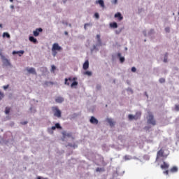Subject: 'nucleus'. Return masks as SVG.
<instances>
[{"instance_id":"obj_42","label":"nucleus","mask_w":179,"mask_h":179,"mask_svg":"<svg viewBox=\"0 0 179 179\" xmlns=\"http://www.w3.org/2000/svg\"><path fill=\"white\" fill-rule=\"evenodd\" d=\"M96 38L99 40V41H100V35H96Z\"/></svg>"},{"instance_id":"obj_20","label":"nucleus","mask_w":179,"mask_h":179,"mask_svg":"<svg viewBox=\"0 0 179 179\" xmlns=\"http://www.w3.org/2000/svg\"><path fill=\"white\" fill-rule=\"evenodd\" d=\"M110 27L113 29H117V27H118V24H117V22H112L110 24Z\"/></svg>"},{"instance_id":"obj_36","label":"nucleus","mask_w":179,"mask_h":179,"mask_svg":"<svg viewBox=\"0 0 179 179\" xmlns=\"http://www.w3.org/2000/svg\"><path fill=\"white\" fill-rule=\"evenodd\" d=\"M131 72H136V68L132 67L131 68Z\"/></svg>"},{"instance_id":"obj_23","label":"nucleus","mask_w":179,"mask_h":179,"mask_svg":"<svg viewBox=\"0 0 179 179\" xmlns=\"http://www.w3.org/2000/svg\"><path fill=\"white\" fill-rule=\"evenodd\" d=\"M128 118L130 120V121H132V120H136L135 115H129Z\"/></svg>"},{"instance_id":"obj_12","label":"nucleus","mask_w":179,"mask_h":179,"mask_svg":"<svg viewBox=\"0 0 179 179\" xmlns=\"http://www.w3.org/2000/svg\"><path fill=\"white\" fill-rule=\"evenodd\" d=\"M16 54H18L19 57H21V55H23V54H24V50L13 51V55H15Z\"/></svg>"},{"instance_id":"obj_29","label":"nucleus","mask_w":179,"mask_h":179,"mask_svg":"<svg viewBox=\"0 0 179 179\" xmlns=\"http://www.w3.org/2000/svg\"><path fill=\"white\" fill-rule=\"evenodd\" d=\"M167 55H169L168 53L165 54V58L164 59V62H167Z\"/></svg>"},{"instance_id":"obj_51","label":"nucleus","mask_w":179,"mask_h":179,"mask_svg":"<svg viewBox=\"0 0 179 179\" xmlns=\"http://www.w3.org/2000/svg\"><path fill=\"white\" fill-rule=\"evenodd\" d=\"M67 136H69V134H67Z\"/></svg>"},{"instance_id":"obj_13","label":"nucleus","mask_w":179,"mask_h":179,"mask_svg":"<svg viewBox=\"0 0 179 179\" xmlns=\"http://www.w3.org/2000/svg\"><path fill=\"white\" fill-rule=\"evenodd\" d=\"M83 68L85 71L89 69V60H87L83 64Z\"/></svg>"},{"instance_id":"obj_16","label":"nucleus","mask_w":179,"mask_h":179,"mask_svg":"<svg viewBox=\"0 0 179 179\" xmlns=\"http://www.w3.org/2000/svg\"><path fill=\"white\" fill-rule=\"evenodd\" d=\"M95 3L96 4H99L100 6H101V8H104V1L103 0H96Z\"/></svg>"},{"instance_id":"obj_52","label":"nucleus","mask_w":179,"mask_h":179,"mask_svg":"<svg viewBox=\"0 0 179 179\" xmlns=\"http://www.w3.org/2000/svg\"><path fill=\"white\" fill-rule=\"evenodd\" d=\"M43 179H47V178H43Z\"/></svg>"},{"instance_id":"obj_3","label":"nucleus","mask_w":179,"mask_h":179,"mask_svg":"<svg viewBox=\"0 0 179 179\" xmlns=\"http://www.w3.org/2000/svg\"><path fill=\"white\" fill-rule=\"evenodd\" d=\"M148 123L151 124V125H156V120H155V117L152 113H150L148 115Z\"/></svg>"},{"instance_id":"obj_22","label":"nucleus","mask_w":179,"mask_h":179,"mask_svg":"<svg viewBox=\"0 0 179 179\" xmlns=\"http://www.w3.org/2000/svg\"><path fill=\"white\" fill-rule=\"evenodd\" d=\"M107 121L110 127H114V122H113L112 119H108Z\"/></svg>"},{"instance_id":"obj_21","label":"nucleus","mask_w":179,"mask_h":179,"mask_svg":"<svg viewBox=\"0 0 179 179\" xmlns=\"http://www.w3.org/2000/svg\"><path fill=\"white\" fill-rule=\"evenodd\" d=\"M117 57H120V62H121L122 64V62H124L125 58L121 57V53H118V54H117Z\"/></svg>"},{"instance_id":"obj_48","label":"nucleus","mask_w":179,"mask_h":179,"mask_svg":"<svg viewBox=\"0 0 179 179\" xmlns=\"http://www.w3.org/2000/svg\"><path fill=\"white\" fill-rule=\"evenodd\" d=\"M0 28L2 29V24H0Z\"/></svg>"},{"instance_id":"obj_30","label":"nucleus","mask_w":179,"mask_h":179,"mask_svg":"<svg viewBox=\"0 0 179 179\" xmlns=\"http://www.w3.org/2000/svg\"><path fill=\"white\" fill-rule=\"evenodd\" d=\"M3 97H4L3 93H2V92L0 91V100H2Z\"/></svg>"},{"instance_id":"obj_8","label":"nucleus","mask_w":179,"mask_h":179,"mask_svg":"<svg viewBox=\"0 0 179 179\" xmlns=\"http://www.w3.org/2000/svg\"><path fill=\"white\" fill-rule=\"evenodd\" d=\"M62 129V127H61V124H59V123H56L55 126H52L51 127V129L52 131L55 130V129Z\"/></svg>"},{"instance_id":"obj_10","label":"nucleus","mask_w":179,"mask_h":179,"mask_svg":"<svg viewBox=\"0 0 179 179\" xmlns=\"http://www.w3.org/2000/svg\"><path fill=\"white\" fill-rule=\"evenodd\" d=\"M115 17L117 18V20H119L120 22H121V20L124 19V17H122L121 13H117L116 14H115Z\"/></svg>"},{"instance_id":"obj_18","label":"nucleus","mask_w":179,"mask_h":179,"mask_svg":"<svg viewBox=\"0 0 179 179\" xmlns=\"http://www.w3.org/2000/svg\"><path fill=\"white\" fill-rule=\"evenodd\" d=\"M56 103H62L64 101V98L59 96L55 99Z\"/></svg>"},{"instance_id":"obj_43","label":"nucleus","mask_w":179,"mask_h":179,"mask_svg":"<svg viewBox=\"0 0 179 179\" xmlns=\"http://www.w3.org/2000/svg\"><path fill=\"white\" fill-rule=\"evenodd\" d=\"M10 9H15V6L11 5V6H10Z\"/></svg>"},{"instance_id":"obj_37","label":"nucleus","mask_w":179,"mask_h":179,"mask_svg":"<svg viewBox=\"0 0 179 179\" xmlns=\"http://www.w3.org/2000/svg\"><path fill=\"white\" fill-rule=\"evenodd\" d=\"M3 87L4 90H6V89H8L9 87V85H4Z\"/></svg>"},{"instance_id":"obj_46","label":"nucleus","mask_w":179,"mask_h":179,"mask_svg":"<svg viewBox=\"0 0 179 179\" xmlns=\"http://www.w3.org/2000/svg\"><path fill=\"white\" fill-rule=\"evenodd\" d=\"M64 34H66V36H68V31H65Z\"/></svg>"},{"instance_id":"obj_41","label":"nucleus","mask_w":179,"mask_h":179,"mask_svg":"<svg viewBox=\"0 0 179 179\" xmlns=\"http://www.w3.org/2000/svg\"><path fill=\"white\" fill-rule=\"evenodd\" d=\"M21 124L22 125H26V124H27V121L22 122Z\"/></svg>"},{"instance_id":"obj_33","label":"nucleus","mask_w":179,"mask_h":179,"mask_svg":"<svg viewBox=\"0 0 179 179\" xmlns=\"http://www.w3.org/2000/svg\"><path fill=\"white\" fill-rule=\"evenodd\" d=\"M175 110H176V111H179V105L175 106Z\"/></svg>"},{"instance_id":"obj_17","label":"nucleus","mask_w":179,"mask_h":179,"mask_svg":"<svg viewBox=\"0 0 179 179\" xmlns=\"http://www.w3.org/2000/svg\"><path fill=\"white\" fill-rule=\"evenodd\" d=\"M141 115H142V112L138 111V112H136L134 117H136V120H139V118H141Z\"/></svg>"},{"instance_id":"obj_5","label":"nucleus","mask_w":179,"mask_h":179,"mask_svg":"<svg viewBox=\"0 0 179 179\" xmlns=\"http://www.w3.org/2000/svg\"><path fill=\"white\" fill-rule=\"evenodd\" d=\"M3 64L6 65V66H12V64H10V62L8 59L5 57V56H2Z\"/></svg>"},{"instance_id":"obj_50","label":"nucleus","mask_w":179,"mask_h":179,"mask_svg":"<svg viewBox=\"0 0 179 179\" xmlns=\"http://www.w3.org/2000/svg\"><path fill=\"white\" fill-rule=\"evenodd\" d=\"M10 2H13V0H10Z\"/></svg>"},{"instance_id":"obj_26","label":"nucleus","mask_w":179,"mask_h":179,"mask_svg":"<svg viewBox=\"0 0 179 179\" xmlns=\"http://www.w3.org/2000/svg\"><path fill=\"white\" fill-rule=\"evenodd\" d=\"M124 160H131V156H129V155H125L124 157Z\"/></svg>"},{"instance_id":"obj_11","label":"nucleus","mask_w":179,"mask_h":179,"mask_svg":"<svg viewBox=\"0 0 179 179\" xmlns=\"http://www.w3.org/2000/svg\"><path fill=\"white\" fill-rule=\"evenodd\" d=\"M27 72L29 73H32L33 75H37V73L36 72V69L34 68H27Z\"/></svg>"},{"instance_id":"obj_34","label":"nucleus","mask_w":179,"mask_h":179,"mask_svg":"<svg viewBox=\"0 0 179 179\" xmlns=\"http://www.w3.org/2000/svg\"><path fill=\"white\" fill-rule=\"evenodd\" d=\"M94 17L96 18V19H99L100 17V15H99V13H96L94 14Z\"/></svg>"},{"instance_id":"obj_9","label":"nucleus","mask_w":179,"mask_h":179,"mask_svg":"<svg viewBox=\"0 0 179 179\" xmlns=\"http://www.w3.org/2000/svg\"><path fill=\"white\" fill-rule=\"evenodd\" d=\"M90 122H91V124H95L96 125L99 124V120L93 116L91 117Z\"/></svg>"},{"instance_id":"obj_14","label":"nucleus","mask_w":179,"mask_h":179,"mask_svg":"<svg viewBox=\"0 0 179 179\" xmlns=\"http://www.w3.org/2000/svg\"><path fill=\"white\" fill-rule=\"evenodd\" d=\"M29 40L31 41V43H34V44H37L38 43L37 39L34 36H29Z\"/></svg>"},{"instance_id":"obj_40","label":"nucleus","mask_w":179,"mask_h":179,"mask_svg":"<svg viewBox=\"0 0 179 179\" xmlns=\"http://www.w3.org/2000/svg\"><path fill=\"white\" fill-rule=\"evenodd\" d=\"M164 174H166V176H169V170H166L164 171Z\"/></svg>"},{"instance_id":"obj_15","label":"nucleus","mask_w":179,"mask_h":179,"mask_svg":"<svg viewBox=\"0 0 179 179\" xmlns=\"http://www.w3.org/2000/svg\"><path fill=\"white\" fill-rule=\"evenodd\" d=\"M169 164L166 163L164 162L163 164L161 165V169H162L163 170H166L167 169H169Z\"/></svg>"},{"instance_id":"obj_7","label":"nucleus","mask_w":179,"mask_h":179,"mask_svg":"<svg viewBox=\"0 0 179 179\" xmlns=\"http://www.w3.org/2000/svg\"><path fill=\"white\" fill-rule=\"evenodd\" d=\"M159 157H164V151L162 149L157 153V159H159Z\"/></svg>"},{"instance_id":"obj_2","label":"nucleus","mask_w":179,"mask_h":179,"mask_svg":"<svg viewBox=\"0 0 179 179\" xmlns=\"http://www.w3.org/2000/svg\"><path fill=\"white\" fill-rule=\"evenodd\" d=\"M52 111L55 117H57V118H61L62 113H61L60 110L57 106L52 107Z\"/></svg>"},{"instance_id":"obj_6","label":"nucleus","mask_w":179,"mask_h":179,"mask_svg":"<svg viewBox=\"0 0 179 179\" xmlns=\"http://www.w3.org/2000/svg\"><path fill=\"white\" fill-rule=\"evenodd\" d=\"M43 32L42 28H37L35 31H33L34 37H38L40 36V33Z\"/></svg>"},{"instance_id":"obj_27","label":"nucleus","mask_w":179,"mask_h":179,"mask_svg":"<svg viewBox=\"0 0 179 179\" xmlns=\"http://www.w3.org/2000/svg\"><path fill=\"white\" fill-rule=\"evenodd\" d=\"M85 75H87L88 76H92V72L91 71H86L85 73Z\"/></svg>"},{"instance_id":"obj_28","label":"nucleus","mask_w":179,"mask_h":179,"mask_svg":"<svg viewBox=\"0 0 179 179\" xmlns=\"http://www.w3.org/2000/svg\"><path fill=\"white\" fill-rule=\"evenodd\" d=\"M164 82H166V79H164V78H162L159 79V83H164Z\"/></svg>"},{"instance_id":"obj_24","label":"nucleus","mask_w":179,"mask_h":179,"mask_svg":"<svg viewBox=\"0 0 179 179\" xmlns=\"http://www.w3.org/2000/svg\"><path fill=\"white\" fill-rule=\"evenodd\" d=\"M3 37H7V38H10V35L8 32H4L3 34Z\"/></svg>"},{"instance_id":"obj_35","label":"nucleus","mask_w":179,"mask_h":179,"mask_svg":"<svg viewBox=\"0 0 179 179\" xmlns=\"http://www.w3.org/2000/svg\"><path fill=\"white\" fill-rule=\"evenodd\" d=\"M53 57H55L57 55V50L52 51Z\"/></svg>"},{"instance_id":"obj_31","label":"nucleus","mask_w":179,"mask_h":179,"mask_svg":"<svg viewBox=\"0 0 179 179\" xmlns=\"http://www.w3.org/2000/svg\"><path fill=\"white\" fill-rule=\"evenodd\" d=\"M69 146H70L71 148H78V145H72V144H71V143H69Z\"/></svg>"},{"instance_id":"obj_49","label":"nucleus","mask_w":179,"mask_h":179,"mask_svg":"<svg viewBox=\"0 0 179 179\" xmlns=\"http://www.w3.org/2000/svg\"><path fill=\"white\" fill-rule=\"evenodd\" d=\"M64 1V3H65V2H66V0H63Z\"/></svg>"},{"instance_id":"obj_38","label":"nucleus","mask_w":179,"mask_h":179,"mask_svg":"<svg viewBox=\"0 0 179 179\" xmlns=\"http://www.w3.org/2000/svg\"><path fill=\"white\" fill-rule=\"evenodd\" d=\"M90 24H89V23L85 24V25H84L85 29L86 30V27H87V26H90Z\"/></svg>"},{"instance_id":"obj_4","label":"nucleus","mask_w":179,"mask_h":179,"mask_svg":"<svg viewBox=\"0 0 179 179\" xmlns=\"http://www.w3.org/2000/svg\"><path fill=\"white\" fill-rule=\"evenodd\" d=\"M61 50H62V48L58 43L52 45V51H61Z\"/></svg>"},{"instance_id":"obj_39","label":"nucleus","mask_w":179,"mask_h":179,"mask_svg":"<svg viewBox=\"0 0 179 179\" xmlns=\"http://www.w3.org/2000/svg\"><path fill=\"white\" fill-rule=\"evenodd\" d=\"M165 31H166V33H169L170 31V28L169 27L165 28Z\"/></svg>"},{"instance_id":"obj_45","label":"nucleus","mask_w":179,"mask_h":179,"mask_svg":"<svg viewBox=\"0 0 179 179\" xmlns=\"http://www.w3.org/2000/svg\"><path fill=\"white\" fill-rule=\"evenodd\" d=\"M118 2V0H114V3H117Z\"/></svg>"},{"instance_id":"obj_25","label":"nucleus","mask_w":179,"mask_h":179,"mask_svg":"<svg viewBox=\"0 0 179 179\" xmlns=\"http://www.w3.org/2000/svg\"><path fill=\"white\" fill-rule=\"evenodd\" d=\"M5 113L6 114H9V113H10V108L6 107L5 110Z\"/></svg>"},{"instance_id":"obj_1","label":"nucleus","mask_w":179,"mask_h":179,"mask_svg":"<svg viewBox=\"0 0 179 179\" xmlns=\"http://www.w3.org/2000/svg\"><path fill=\"white\" fill-rule=\"evenodd\" d=\"M64 85L66 86H70L71 89H76L78 87V78L76 77H69L64 79Z\"/></svg>"},{"instance_id":"obj_32","label":"nucleus","mask_w":179,"mask_h":179,"mask_svg":"<svg viewBox=\"0 0 179 179\" xmlns=\"http://www.w3.org/2000/svg\"><path fill=\"white\" fill-rule=\"evenodd\" d=\"M55 69H56L55 66L52 65V69H51V72H54V71H55Z\"/></svg>"},{"instance_id":"obj_47","label":"nucleus","mask_w":179,"mask_h":179,"mask_svg":"<svg viewBox=\"0 0 179 179\" xmlns=\"http://www.w3.org/2000/svg\"><path fill=\"white\" fill-rule=\"evenodd\" d=\"M37 179H43V178H41V176H38V177L37 178Z\"/></svg>"},{"instance_id":"obj_19","label":"nucleus","mask_w":179,"mask_h":179,"mask_svg":"<svg viewBox=\"0 0 179 179\" xmlns=\"http://www.w3.org/2000/svg\"><path fill=\"white\" fill-rule=\"evenodd\" d=\"M170 171L171 173H177V171H178V168L177 166H173Z\"/></svg>"},{"instance_id":"obj_44","label":"nucleus","mask_w":179,"mask_h":179,"mask_svg":"<svg viewBox=\"0 0 179 179\" xmlns=\"http://www.w3.org/2000/svg\"><path fill=\"white\" fill-rule=\"evenodd\" d=\"M0 56L1 57V59H2V57H3V55H2V52L0 51Z\"/></svg>"}]
</instances>
